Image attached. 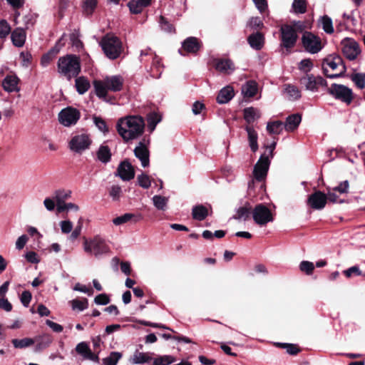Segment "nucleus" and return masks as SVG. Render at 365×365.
<instances>
[{
	"instance_id": "nucleus-1",
	"label": "nucleus",
	"mask_w": 365,
	"mask_h": 365,
	"mask_svg": "<svg viewBox=\"0 0 365 365\" xmlns=\"http://www.w3.org/2000/svg\"><path fill=\"white\" fill-rule=\"evenodd\" d=\"M116 129L118 134L127 142L139 138L143 133L145 122L139 115H128L118 119Z\"/></svg>"
},
{
	"instance_id": "nucleus-2",
	"label": "nucleus",
	"mask_w": 365,
	"mask_h": 365,
	"mask_svg": "<svg viewBox=\"0 0 365 365\" xmlns=\"http://www.w3.org/2000/svg\"><path fill=\"white\" fill-rule=\"evenodd\" d=\"M123 79L120 76H107L103 80L93 81L96 96L106 102L110 101L107 98L108 91H120L123 88Z\"/></svg>"
},
{
	"instance_id": "nucleus-3",
	"label": "nucleus",
	"mask_w": 365,
	"mask_h": 365,
	"mask_svg": "<svg viewBox=\"0 0 365 365\" xmlns=\"http://www.w3.org/2000/svg\"><path fill=\"white\" fill-rule=\"evenodd\" d=\"M99 44L106 56L110 60L119 58L123 52L121 40L113 34H107L103 36Z\"/></svg>"
},
{
	"instance_id": "nucleus-4",
	"label": "nucleus",
	"mask_w": 365,
	"mask_h": 365,
	"mask_svg": "<svg viewBox=\"0 0 365 365\" xmlns=\"http://www.w3.org/2000/svg\"><path fill=\"white\" fill-rule=\"evenodd\" d=\"M322 66L324 74L329 78L342 76L346 71L343 59L338 55H329L324 58Z\"/></svg>"
},
{
	"instance_id": "nucleus-5",
	"label": "nucleus",
	"mask_w": 365,
	"mask_h": 365,
	"mask_svg": "<svg viewBox=\"0 0 365 365\" xmlns=\"http://www.w3.org/2000/svg\"><path fill=\"white\" fill-rule=\"evenodd\" d=\"M58 71L59 73L66 77L68 80L76 77L81 71L79 58L76 55H66L59 58Z\"/></svg>"
},
{
	"instance_id": "nucleus-6",
	"label": "nucleus",
	"mask_w": 365,
	"mask_h": 365,
	"mask_svg": "<svg viewBox=\"0 0 365 365\" xmlns=\"http://www.w3.org/2000/svg\"><path fill=\"white\" fill-rule=\"evenodd\" d=\"M83 250L86 253L99 257L109 253L110 248L106 240L99 235L93 238H84L83 243Z\"/></svg>"
},
{
	"instance_id": "nucleus-7",
	"label": "nucleus",
	"mask_w": 365,
	"mask_h": 365,
	"mask_svg": "<svg viewBox=\"0 0 365 365\" xmlns=\"http://www.w3.org/2000/svg\"><path fill=\"white\" fill-rule=\"evenodd\" d=\"M328 93L346 105H350L354 99V93L352 90L342 84L333 83L328 89Z\"/></svg>"
},
{
	"instance_id": "nucleus-8",
	"label": "nucleus",
	"mask_w": 365,
	"mask_h": 365,
	"mask_svg": "<svg viewBox=\"0 0 365 365\" xmlns=\"http://www.w3.org/2000/svg\"><path fill=\"white\" fill-rule=\"evenodd\" d=\"M281 46L287 50L292 48L297 41L298 35L293 26L289 24L282 25L280 27Z\"/></svg>"
},
{
	"instance_id": "nucleus-9",
	"label": "nucleus",
	"mask_w": 365,
	"mask_h": 365,
	"mask_svg": "<svg viewBox=\"0 0 365 365\" xmlns=\"http://www.w3.org/2000/svg\"><path fill=\"white\" fill-rule=\"evenodd\" d=\"M92 143L90 135L87 133H80L73 135L68 143L70 150L76 153H81L88 149Z\"/></svg>"
},
{
	"instance_id": "nucleus-10",
	"label": "nucleus",
	"mask_w": 365,
	"mask_h": 365,
	"mask_svg": "<svg viewBox=\"0 0 365 365\" xmlns=\"http://www.w3.org/2000/svg\"><path fill=\"white\" fill-rule=\"evenodd\" d=\"M341 46L342 53L349 61L355 60L361 53V48L354 38H344L341 41Z\"/></svg>"
},
{
	"instance_id": "nucleus-11",
	"label": "nucleus",
	"mask_w": 365,
	"mask_h": 365,
	"mask_svg": "<svg viewBox=\"0 0 365 365\" xmlns=\"http://www.w3.org/2000/svg\"><path fill=\"white\" fill-rule=\"evenodd\" d=\"M58 117L61 125L70 127L76 124L81 117V113L76 108L68 106L62 109Z\"/></svg>"
},
{
	"instance_id": "nucleus-12",
	"label": "nucleus",
	"mask_w": 365,
	"mask_h": 365,
	"mask_svg": "<svg viewBox=\"0 0 365 365\" xmlns=\"http://www.w3.org/2000/svg\"><path fill=\"white\" fill-rule=\"evenodd\" d=\"M302 43L306 51L312 54L319 53L323 48L320 38L311 32L307 31L303 34Z\"/></svg>"
},
{
	"instance_id": "nucleus-13",
	"label": "nucleus",
	"mask_w": 365,
	"mask_h": 365,
	"mask_svg": "<svg viewBox=\"0 0 365 365\" xmlns=\"http://www.w3.org/2000/svg\"><path fill=\"white\" fill-rule=\"evenodd\" d=\"M300 84L307 91L317 92L320 86H327V81L320 76L305 74L299 80Z\"/></svg>"
},
{
	"instance_id": "nucleus-14",
	"label": "nucleus",
	"mask_w": 365,
	"mask_h": 365,
	"mask_svg": "<svg viewBox=\"0 0 365 365\" xmlns=\"http://www.w3.org/2000/svg\"><path fill=\"white\" fill-rule=\"evenodd\" d=\"M252 213L254 221L260 226L265 225L274 220L270 210L263 204L257 205Z\"/></svg>"
},
{
	"instance_id": "nucleus-15",
	"label": "nucleus",
	"mask_w": 365,
	"mask_h": 365,
	"mask_svg": "<svg viewBox=\"0 0 365 365\" xmlns=\"http://www.w3.org/2000/svg\"><path fill=\"white\" fill-rule=\"evenodd\" d=\"M270 165L269 155H266V153H263L253 170V176L257 181H262L267 176Z\"/></svg>"
},
{
	"instance_id": "nucleus-16",
	"label": "nucleus",
	"mask_w": 365,
	"mask_h": 365,
	"mask_svg": "<svg viewBox=\"0 0 365 365\" xmlns=\"http://www.w3.org/2000/svg\"><path fill=\"white\" fill-rule=\"evenodd\" d=\"M147 144H149V140L143 138L134 149V155L140 161L143 168L148 167L150 164V153Z\"/></svg>"
},
{
	"instance_id": "nucleus-17",
	"label": "nucleus",
	"mask_w": 365,
	"mask_h": 365,
	"mask_svg": "<svg viewBox=\"0 0 365 365\" xmlns=\"http://www.w3.org/2000/svg\"><path fill=\"white\" fill-rule=\"evenodd\" d=\"M327 202V195L317 190L311 194L307 199V205L313 210H321L324 208Z\"/></svg>"
},
{
	"instance_id": "nucleus-18",
	"label": "nucleus",
	"mask_w": 365,
	"mask_h": 365,
	"mask_svg": "<svg viewBox=\"0 0 365 365\" xmlns=\"http://www.w3.org/2000/svg\"><path fill=\"white\" fill-rule=\"evenodd\" d=\"M115 175L119 176L124 181H128L135 177V170L128 160H124L118 165Z\"/></svg>"
},
{
	"instance_id": "nucleus-19",
	"label": "nucleus",
	"mask_w": 365,
	"mask_h": 365,
	"mask_svg": "<svg viewBox=\"0 0 365 365\" xmlns=\"http://www.w3.org/2000/svg\"><path fill=\"white\" fill-rule=\"evenodd\" d=\"M76 351L81 355L83 359H88L93 361L98 362L99 358L97 354L93 353L88 345V344L85 341H82L78 343L76 346Z\"/></svg>"
},
{
	"instance_id": "nucleus-20",
	"label": "nucleus",
	"mask_w": 365,
	"mask_h": 365,
	"mask_svg": "<svg viewBox=\"0 0 365 365\" xmlns=\"http://www.w3.org/2000/svg\"><path fill=\"white\" fill-rule=\"evenodd\" d=\"M214 66L217 71L225 74H230L235 69V65L230 59H215Z\"/></svg>"
},
{
	"instance_id": "nucleus-21",
	"label": "nucleus",
	"mask_w": 365,
	"mask_h": 365,
	"mask_svg": "<svg viewBox=\"0 0 365 365\" xmlns=\"http://www.w3.org/2000/svg\"><path fill=\"white\" fill-rule=\"evenodd\" d=\"M19 79L16 75H7L2 81V86L5 91L11 93L19 91Z\"/></svg>"
},
{
	"instance_id": "nucleus-22",
	"label": "nucleus",
	"mask_w": 365,
	"mask_h": 365,
	"mask_svg": "<svg viewBox=\"0 0 365 365\" xmlns=\"http://www.w3.org/2000/svg\"><path fill=\"white\" fill-rule=\"evenodd\" d=\"M36 343L35 351L39 352L50 346L53 341V338L50 334H44L33 339Z\"/></svg>"
},
{
	"instance_id": "nucleus-23",
	"label": "nucleus",
	"mask_w": 365,
	"mask_h": 365,
	"mask_svg": "<svg viewBox=\"0 0 365 365\" xmlns=\"http://www.w3.org/2000/svg\"><path fill=\"white\" fill-rule=\"evenodd\" d=\"M26 38V31L21 28H16L11 32V38L13 44L16 47H22L25 43Z\"/></svg>"
},
{
	"instance_id": "nucleus-24",
	"label": "nucleus",
	"mask_w": 365,
	"mask_h": 365,
	"mask_svg": "<svg viewBox=\"0 0 365 365\" xmlns=\"http://www.w3.org/2000/svg\"><path fill=\"white\" fill-rule=\"evenodd\" d=\"M111 156L112 153L110 148L105 144L101 145L96 151L97 159L102 163L107 164L109 163L111 160Z\"/></svg>"
},
{
	"instance_id": "nucleus-25",
	"label": "nucleus",
	"mask_w": 365,
	"mask_h": 365,
	"mask_svg": "<svg viewBox=\"0 0 365 365\" xmlns=\"http://www.w3.org/2000/svg\"><path fill=\"white\" fill-rule=\"evenodd\" d=\"M234 95L232 87L225 86L219 92L217 96V101L220 104L227 103L234 97Z\"/></svg>"
},
{
	"instance_id": "nucleus-26",
	"label": "nucleus",
	"mask_w": 365,
	"mask_h": 365,
	"mask_svg": "<svg viewBox=\"0 0 365 365\" xmlns=\"http://www.w3.org/2000/svg\"><path fill=\"white\" fill-rule=\"evenodd\" d=\"M247 41L252 48L255 50H260L264 45V36L261 33L256 32L250 35Z\"/></svg>"
},
{
	"instance_id": "nucleus-27",
	"label": "nucleus",
	"mask_w": 365,
	"mask_h": 365,
	"mask_svg": "<svg viewBox=\"0 0 365 365\" xmlns=\"http://www.w3.org/2000/svg\"><path fill=\"white\" fill-rule=\"evenodd\" d=\"M302 120L301 115L299 114H292L289 115L284 123V129L288 132L294 131L297 128Z\"/></svg>"
},
{
	"instance_id": "nucleus-28",
	"label": "nucleus",
	"mask_w": 365,
	"mask_h": 365,
	"mask_svg": "<svg viewBox=\"0 0 365 365\" xmlns=\"http://www.w3.org/2000/svg\"><path fill=\"white\" fill-rule=\"evenodd\" d=\"M200 48V43L195 37H188L182 43V48L188 53H196Z\"/></svg>"
},
{
	"instance_id": "nucleus-29",
	"label": "nucleus",
	"mask_w": 365,
	"mask_h": 365,
	"mask_svg": "<svg viewBox=\"0 0 365 365\" xmlns=\"http://www.w3.org/2000/svg\"><path fill=\"white\" fill-rule=\"evenodd\" d=\"M245 130L247 133L249 145H250L252 151L255 153L258 150L257 133L251 126H246Z\"/></svg>"
},
{
	"instance_id": "nucleus-30",
	"label": "nucleus",
	"mask_w": 365,
	"mask_h": 365,
	"mask_svg": "<svg viewBox=\"0 0 365 365\" xmlns=\"http://www.w3.org/2000/svg\"><path fill=\"white\" fill-rule=\"evenodd\" d=\"M258 91L257 83L255 81H248L242 87V93L245 97L251 98L256 95Z\"/></svg>"
},
{
	"instance_id": "nucleus-31",
	"label": "nucleus",
	"mask_w": 365,
	"mask_h": 365,
	"mask_svg": "<svg viewBox=\"0 0 365 365\" xmlns=\"http://www.w3.org/2000/svg\"><path fill=\"white\" fill-rule=\"evenodd\" d=\"M61 46L60 41L57 42L54 47H53L47 53L44 54L41 60V63L43 67L47 66L56 55L59 52Z\"/></svg>"
},
{
	"instance_id": "nucleus-32",
	"label": "nucleus",
	"mask_w": 365,
	"mask_h": 365,
	"mask_svg": "<svg viewBox=\"0 0 365 365\" xmlns=\"http://www.w3.org/2000/svg\"><path fill=\"white\" fill-rule=\"evenodd\" d=\"M243 113L244 118L247 123H253L255 120L259 119L261 116L259 110L253 107L245 108Z\"/></svg>"
},
{
	"instance_id": "nucleus-33",
	"label": "nucleus",
	"mask_w": 365,
	"mask_h": 365,
	"mask_svg": "<svg viewBox=\"0 0 365 365\" xmlns=\"http://www.w3.org/2000/svg\"><path fill=\"white\" fill-rule=\"evenodd\" d=\"M192 215L195 220L202 221L207 216L208 210L202 205H197L192 208Z\"/></svg>"
},
{
	"instance_id": "nucleus-34",
	"label": "nucleus",
	"mask_w": 365,
	"mask_h": 365,
	"mask_svg": "<svg viewBox=\"0 0 365 365\" xmlns=\"http://www.w3.org/2000/svg\"><path fill=\"white\" fill-rule=\"evenodd\" d=\"M152 360L150 353L135 352L133 356V363L134 364H140L149 362Z\"/></svg>"
},
{
	"instance_id": "nucleus-35",
	"label": "nucleus",
	"mask_w": 365,
	"mask_h": 365,
	"mask_svg": "<svg viewBox=\"0 0 365 365\" xmlns=\"http://www.w3.org/2000/svg\"><path fill=\"white\" fill-rule=\"evenodd\" d=\"M284 128V123L279 120L269 122L267 125V130L270 134H280Z\"/></svg>"
},
{
	"instance_id": "nucleus-36",
	"label": "nucleus",
	"mask_w": 365,
	"mask_h": 365,
	"mask_svg": "<svg viewBox=\"0 0 365 365\" xmlns=\"http://www.w3.org/2000/svg\"><path fill=\"white\" fill-rule=\"evenodd\" d=\"M76 87L79 94H83L89 89L90 83L86 78L79 77L76 79Z\"/></svg>"
},
{
	"instance_id": "nucleus-37",
	"label": "nucleus",
	"mask_w": 365,
	"mask_h": 365,
	"mask_svg": "<svg viewBox=\"0 0 365 365\" xmlns=\"http://www.w3.org/2000/svg\"><path fill=\"white\" fill-rule=\"evenodd\" d=\"M284 91L287 98L291 101H295L301 97V93L297 87L293 85H286Z\"/></svg>"
},
{
	"instance_id": "nucleus-38",
	"label": "nucleus",
	"mask_w": 365,
	"mask_h": 365,
	"mask_svg": "<svg viewBox=\"0 0 365 365\" xmlns=\"http://www.w3.org/2000/svg\"><path fill=\"white\" fill-rule=\"evenodd\" d=\"M97 6L96 0H84L83 1V12L86 16H91Z\"/></svg>"
},
{
	"instance_id": "nucleus-39",
	"label": "nucleus",
	"mask_w": 365,
	"mask_h": 365,
	"mask_svg": "<svg viewBox=\"0 0 365 365\" xmlns=\"http://www.w3.org/2000/svg\"><path fill=\"white\" fill-rule=\"evenodd\" d=\"M121 357V353L112 351L108 357L103 359V365H116Z\"/></svg>"
},
{
	"instance_id": "nucleus-40",
	"label": "nucleus",
	"mask_w": 365,
	"mask_h": 365,
	"mask_svg": "<svg viewBox=\"0 0 365 365\" xmlns=\"http://www.w3.org/2000/svg\"><path fill=\"white\" fill-rule=\"evenodd\" d=\"M153 202L154 206L160 210H165L167 204L168 202V198L161 196V195H155L153 197Z\"/></svg>"
},
{
	"instance_id": "nucleus-41",
	"label": "nucleus",
	"mask_w": 365,
	"mask_h": 365,
	"mask_svg": "<svg viewBox=\"0 0 365 365\" xmlns=\"http://www.w3.org/2000/svg\"><path fill=\"white\" fill-rule=\"evenodd\" d=\"M161 120V116L157 113H150L148 115L147 121H148V127L151 130L153 131L157 125V124Z\"/></svg>"
},
{
	"instance_id": "nucleus-42",
	"label": "nucleus",
	"mask_w": 365,
	"mask_h": 365,
	"mask_svg": "<svg viewBox=\"0 0 365 365\" xmlns=\"http://www.w3.org/2000/svg\"><path fill=\"white\" fill-rule=\"evenodd\" d=\"M251 213V207L248 206L240 207L237 210L234 218L236 220H246L249 218Z\"/></svg>"
},
{
	"instance_id": "nucleus-43",
	"label": "nucleus",
	"mask_w": 365,
	"mask_h": 365,
	"mask_svg": "<svg viewBox=\"0 0 365 365\" xmlns=\"http://www.w3.org/2000/svg\"><path fill=\"white\" fill-rule=\"evenodd\" d=\"M11 342L15 348L24 349L34 344L35 341L31 338H24L21 339H14Z\"/></svg>"
},
{
	"instance_id": "nucleus-44",
	"label": "nucleus",
	"mask_w": 365,
	"mask_h": 365,
	"mask_svg": "<svg viewBox=\"0 0 365 365\" xmlns=\"http://www.w3.org/2000/svg\"><path fill=\"white\" fill-rule=\"evenodd\" d=\"M108 194L113 201H119L123 194L122 188L118 185H113L108 190Z\"/></svg>"
},
{
	"instance_id": "nucleus-45",
	"label": "nucleus",
	"mask_w": 365,
	"mask_h": 365,
	"mask_svg": "<svg viewBox=\"0 0 365 365\" xmlns=\"http://www.w3.org/2000/svg\"><path fill=\"white\" fill-rule=\"evenodd\" d=\"M351 81L360 89L365 87V73H355L351 76Z\"/></svg>"
},
{
	"instance_id": "nucleus-46",
	"label": "nucleus",
	"mask_w": 365,
	"mask_h": 365,
	"mask_svg": "<svg viewBox=\"0 0 365 365\" xmlns=\"http://www.w3.org/2000/svg\"><path fill=\"white\" fill-rule=\"evenodd\" d=\"M175 361V359L172 356L164 355L155 359L153 365H169Z\"/></svg>"
},
{
	"instance_id": "nucleus-47",
	"label": "nucleus",
	"mask_w": 365,
	"mask_h": 365,
	"mask_svg": "<svg viewBox=\"0 0 365 365\" xmlns=\"http://www.w3.org/2000/svg\"><path fill=\"white\" fill-rule=\"evenodd\" d=\"M71 195L70 190H58L54 192V198L56 202H63L71 197Z\"/></svg>"
},
{
	"instance_id": "nucleus-48",
	"label": "nucleus",
	"mask_w": 365,
	"mask_h": 365,
	"mask_svg": "<svg viewBox=\"0 0 365 365\" xmlns=\"http://www.w3.org/2000/svg\"><path fill=\"white\" fill-rule=\"evenodd\" d=\"M322 26L323 30L329 34H331L334 32V28L332 25V20L327 16H324L322 18Z\"/></svg>"
},
{
	"instance_id": "nucleus-49",
	"label": "nucleus",
	"mask_w": 365,
	"mask_h": 365,
	"mask_svg": "<svg viewBox=\"0 0 365 365\" xmlns=\"http://www.w3.org/2000/svg\"><path fill=\"white\" fill-rule=\"evenodd\" d=\"M292 7L294 12L304 14L307 11V3L305 0H294Z\"/></svg>"
},
{
	"instance_id": "nucleus-50",
	"label": "nucleus",
	"mask_w": 365,
	"mask_h": 365,
	"mask_svg": "<svg viewBox=\"0 0 365 365\" xmlns=\"http://www.w3.org/2000/svg\"><path fill=\"white\" fill-rule=\"evenodd\" d=\"M314 65L311 59L306 58L302 60L298 65V68L306 74L312 69Z\"/></svg>"
},
{
	"instance_id": "nucleus-51",
	"label": "nucleus",
	"mask_w": 365,
	"mask_h": 365,
	"mask_svg": "<svg viewBox=\"0 0 365 365\" xmlns=\"http://www.w3.org/2000/svg\"><path fill=\"white\" fill-rule=\"evenodd\" d=\"M134 217L132 213H125L123 215L118 216L113 220V223L115 225H120L131 220Z\"/></svg>"
},
{
	"instance_id": "nucleus-52",
	"label": "nucleus",
	"mask_w": 365,
	"mask_h": 365,
	"mask_svg": "<svg viewBox=\"0 0 365 365\" xmlns=\"http://www.w3.org/2000/svg\"><path fill=\"white\" fill-rule=\"evenodd\" d=\"M71 303L73 309H77L78 311H83L87 309L88 306V300L86 299H83V300L73 299Z\"/></svg>"
},
{
	"instance_id": "nucleus-53",
	"label": "nucleus",
	"mask_w": 365,
	"mask_h": 365,
	"mask_svg": "<svg viewBox=\"0 0 365 365\" xmlns=\"http://www.w3.org/2000/svg\"><path fill=\"white\" fill-rule=\"evenodd\" d=\"M11 29L6 20H0V38H5L11 33Z\"/></svg>"
},
{
	"instance_id": "nucleus-54",
	"label": "nucleus",
	"mask_w": 365,
	"mask_h": 365,
	"mask_svg": "<svg viewBox=\"0 0 365 365\" xmlns=\"http://www.w3.org/2000/svg\"><path fill=\"white\" fill-rule=\"evenodd\" d=\"M93 123L96 125V126L98 128L99 130L101 132L106 133L108 132V128L106 125V121L101 117L94 116L93 118Z\"/></svg>"
},
{
	"instance_id": "nucleus-55",
	"label": "nucleus",
	"mask_w": 365,
	"mask_h": 365,
	"mask_svg": "<svg viewBox=\"0 0 365 365\" xmlns=\"http://www.w3.org/2000/svg\"><path fill=\"white\" fill-rule=\"evenodd\" d=\"M159 24L160 26V28L163 31L168 32V33H173L175 32V28L173 26L170 24L165 17L163 16H160Z\"/></svg>"
},
{
	"instance_id": "nucleus-56",
	"label": "nucleus",
	"mask_w": 365,
	"mask_h": 365,
	"mask_svg": "<svg viewBox=\"0 0 365 365\" xmlns=\"http://www.w3.org/2000/svg\"><path fill=\"white\" fill-rule=\"evenodd\" d=\"M299 269L302 272H305L307 274H311L314 269V265L312 262L309 261H302L299 264Z\"/></svg>"
},
{
	"instance_id": "nucleus-57",
	"label": "nucleus",
	"mask_w": 365,
	"mask_h": 365,
	"mask_svg": "<svg viewBox=\"0 0 365 365\" xmlns=\"http://www.w3.org/2000/svg\"><path fill=\"white\" fill-rule=\"evenodd\" d=\"M138 182L139 185L145 189L149 188L151 185L149 176L144 173L138 176Z\"/></svg>"
},
{
	"instance_id": "nucleus-58",
	"label": "nucleus",
	"mask_w": 365,
	"mask_h": 365,
	"mask_svg": "<svg viewBox=\"0 0 365 365\" xmlns=\"http://www.w3.org/2000/svg\"><path fill=\"white\" fill-rule=\"evenodd\" d=\"M128 6L130 9V11L133 14H139L142 11L144 8L143 6L140 4V1L138 0H131L128 2Z\"/></svg>"
},
{
	"instance_id": "nucleus-59",
	"label": "nucleus",
	"mask_w": 365,
	"mask_h": 365,
	"mask_svg": "<svg viewBox=\"0 0 365 365\" xmlns=\"http://www.w3.org/2000/svg\"><path fill=\"white\" fill-rule=\"evenodd\" d=\"M153 68H152L151 71L152 76L155 78H159L161 74V71H160V67L161 66L160 60L157 57H155L153 58Z\"/></svg>"
},
{
	"instance_id": "nucleus-60",
	"label": "nucleus",
	"mask_w": 365,
	"mask_h": 365,
	"mask_svg": "<svg viewBox=\"0 0 365 365\" xmlns=\"http://www.w3.org/2000/svg\"><path fill=\"white\" fill-rule=\"evenodd\" d=\"M94 302L99 305H106L110 302V299L107 294H100L95 297Z\"/></svg>"
},
{
	"instance_id": "nucleus-61",
	"label": "nucleus",
	"mask_w": 365,
	"mask_h": 365,
	"mask_svg": "<svg viewBox=\"0 0 365 365\" xmlns=\"http://www.w3.org/2000/svg\"><path fill=\"white\" fill-rule=\"evenodd\" d=\"M61 230L63 233L68 234L71 232L73 229V224L69 220H63L60 223Z\"/></svg>"
},
{
	"instance_id": "nucleus-62",
	"label": "nucleus",
	"mask_w": 365,
	"mask_h": 365,
	"mask_svg": "<svg viewBox=\"0 0 365 365\" xmlns=\"http://www.w3.org/2000/svg\"><path fill=\"white\" fill-rule=\"evenodd\" d=\"M349 187L348 180H344L339 183V185L333 188L334 191H337L341 194L346 193Z\"/></svg>"
},
{
	"instance_id": "nucleus-63",
	"label": "nucleus",
	"mask_w": 365,
	"mask_h": 365,
	"mask_svg": "<svg viewBox=\"0 0 365 365\" xmlns=\"http://www.w3.org/2000/svg\"><path fill=\"white\" fill-rule=\"evenodd\" d=\"M29 240V237L26 235L20 236L16 242V248L19 250H22Z\"/></svg>"
},
{
	"instance_id": "nucleus-64",
	"label": "nucleus",
	"mask_w": 365,
	"mask_h": 365,
	"mask_svg": "<svg viewBox=\"0 0 365 365\" xmlns=\"http://www.w3.org/2000/svg\"><path fill=\"white\" fill-rule=\"evenodd\" d=\"M25 257L28 262L34 264H37L40 261L37 254L33 251L26 252L25 254Z\"/></svg>"
}]
</instances>
